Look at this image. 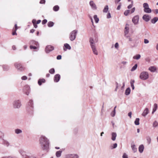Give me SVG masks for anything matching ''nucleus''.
<instances>
[{
  "instance_id": "f257e3e1",
  "label": "nucleus",
  "mask_w": 158,
  "mask_h": 158,
  "mask_svg": "<svg viewBox=\"0 0 158 158\" xmlns=\"http://www.w3.org/2000/svg\"><path fill=\"white\" fill-rule=\"evenodd\" d=\"M39 143L43 150L47 152L48 151L50 142L47 138L43 135H41L39 139Z\"/></svg>"
},
{
  "instance_id": "f03ea898",
  "label": "nucleus",
  "mask_w": 158,
  "mask_h": 158,
  "mask_svg": "<svg viewBox=\"0 0 158 158\" xmlns=\"http://www.w3.org/2000/svg\"><path fill=\"white\" fill-rule=\"evenodd\" d=\"M19 152L22 156V158H36L35 157L31 156L30 153H26L25 152L22 150H19Z\"/></svg>"
},
{
  "instance_id": "7ed1b4c3",
  "label": "nucleus",
  "mask_w": 158,
  "mask_h": 158,
  "mask_svg": "<svg viewBox=\"0 0 158 158\" xmlns=\"http://www.w3.org/2000/svg\"><path fill=\"white\" fill-rule=\"evenodd\" d=\"M77 30H75L71 31L69 34V39L71 41H73L76 38Z\"/></svg>"
},
{
  "instance_id": "20e7f679",
  "label": "nucleus",
  "mask_w": 158,
  "mask_h": 158,
  "mask_svg": "<svg viewBox=\"0 0 158 158\" xmlns=\"http://www.w3.org/2000/svg\"><path fill=\"white\" fill-rule=\"evenodd\" d=\"M33 101L32 99L29 100L28 102L27 106V110L28 112H31V113H32L33 109Z\"/></svg>"
},
{
  "instance_id": "39448f33",
  "label": "nucleus",
  "mask_w": 158,
  "mask_h": 158,
  "mask_svg": "<svg viewBox=\"0 0 158 158\" xmlns=\"http://www.w3.org/2000/svg\"><path fill=\"white\" fill-rule=\"evenodd\" d=\"M149 77V74L147 72L143 71L139 75L140 78L143 80H145L147 79Z\"/></svg>"
},
{
  "instance_id": "423d86ee",
  "label": "nucleus",
  "mask_w": 158,
  "mask_h": 158,
  "mask_svg": "<svg viewBox=\"0 0 158 158\" xmlns=\"http://www.w3.org/2000/svg\"><path fill=\"white\" fill-rule=\"evenodd\" d=\"M143 7L144 8V11L146 13H149L151 12L152 10L149 7V5L148 3H144L143 4Z\"/></svg>"
},
{
  "instance_id": "0eeeda50",
  "label": "nucleus",
  "mask_w": 158,
  "mask_h": 158,
  "mask_svg": "<svg viewBox=\"0 0 158 158\" xmlns=\"http://www.w3.org/2000/svg\"><path fill=\"white\" fill-rule=\"evenodd\" d=\"M13 105L14 108H19L21 105V102L19 100L15 101L13 103Z\"/></svg>"
},
{
  "instance_id": "6e6552de",
  "label": "nucleus",
  "mask_w": 158,
  "mask_h": 158,
  "mask_svg": "<svg viewBox=\"0 0 158 158\" xmlns=\"http://www.w3.org/2000/svg\"><path fill=\"white\" fill-rule=\"evenodd\" d=\"M15 67L19 71H22L24 70L21 64L19 62H16L14 64Z\"/></svg>"
},
{
  "instance_id": "1a4fd4ad",
  "label": "nucleus",
  "mask_w": 158,
  "mask_h": 158,
  "mask_svg": "<svg viewBox=\"0 0 158 158\" xmlns=\"http://www.w3.org/2000/svg\"><path fill=\"white\" fill-rule=\"evenodd\" d=\"M139 17L138 15L134 16L132 19V22L135 25L137 24L139 21Z\"/></svg>"
},
{
  "instance_id": "9d476101",
  "label": "nucleus",
  "mask_w": 158,
  "mask_h": 158,
  "mask_svg": "<svg viewBox=\"0 0 158 158\" xmlns=\"http://www.w3.org/2000/svg\"><path fill=\"white\" fill-rule=\"evenodd\" d=\"M54 49V47L51 45H48L45 48V51L47 53H48L50 52Z\"/></svg>"
},
{
  "instance_id": "9b49d317",
  "label": "nucleus",
  "mask_w": 158,
  "mask_h": 158,
  "mask_svg": "<svg viewBox=\"0 0 158 158\" xmlns=\"http://www.w3.org/2000/svg\"><path fill=\"white\" fill-rule=\"evenodd\" d=\"M78 156L77 154H71L66 155L65 158H78Z\"/></svg>"
},
{
  "instance_id": "f8f14e48",
  "label": "nucleus",
  "mask_w": 158,
  "mask_h": 158,
  "mask_svg": "<svg viewBox=\"0 0 158 158\" xmlns=\"http://www.w3.org/2000/svg\"><path fill=\"white\" fill-rule=\"evenodd\" d=\"M89 4L92 9L94 10H96L97 9V7L96 5L93 1H90Z\"/></svg>"
},
{
  "instance_id": "ddd939ff",
  "label": "nucleus",
  "mask_w": 158,
  "mask_h": 158,
  "mask_svg": "<svg viewBox=\"0 0 158 158\" xmlns=\"http://www.w3.org/2000/svg\"><path fill=\"white\" fill-rule=\"evenodd\" d=\"M30 87L28 85H26L24 86L23 91L24 93L27 95H28L29 93Z\"/></svg>"
},
{
  "instance_id": "4468645a",
  "label": "nucleus",
  "mask_w": 158,
  "mask_h": 158,
  "mask_svg": "<svg viewBox=\"0 0 158 158\" xmlns=\"http://www.w3.org/2000/svg\"><path fill=\"white\" fill-rule=\"evenodd\" d=\"M60 78V74H56L55 75L54 77V81L55 82H58Z\"/></svg>"
},
{
  "instance_id": "2eb2a0df",
  "label": "nucleus",
  "mask_w": 158,
  "mask_h": 158,
  "mask_svg": "<svg viewBox=\"0 0 158 158\" xmlns=\"http://www.w3.org/2000/svg\"><path fill=\"white\" fill-rule=\"evenodd\" d=\"M151 17L148 15H144L142 17V18L143 20L146 22H148L150 19Z\"/></svg>"
},
{
  "instance_id": "dca6fc26",
  "label": "nucleus",
  "mask_w": 158,
  "mask_h": 158,
  "mask_svg": "<svg viewBox=\"0 0 158 158\" xmlns=\"http://www.w3.org/2000/svg\"><path fill=\"white\" fill-rule=\"evenodd\" d=\"M29 44L30 45L39 46V44L38 42L34 40H31Z\"/></svg>"
},
{
  "instance_id": "f3484780",
  "label": "nucleus",
  "mask_w": 158,
  "mask_h": 158,
  "mask_svg": "<svg viewBox=\"0 0 158 158\" xmlns=\"http://www.w3.org/2000/svg\"><path fill=\"white\" fill-rule=\"evenodd\" d=\"M89 42L90 44L91 47L95 46V44L94 43V41L93 38H90Z\"/></svg>"
},
{
  "instance_id": "a211bd4d",
  "label": "nucleus",
  "mask_w": 158,
  "mask_h": 158,
  "mask_svg": "<svg viewBox=\"0 0 158 158\" xmlns=\"http://www.w3.org/2000/svg\"><path fill=\"white\" fill-rule=\"evenodd\" d=\"M91 48L94 53L96 55H98V54L95 45L91 47Z\"/></svg>"
},
{
  "instance_id": "6ab92c4d",
  "label": "nucleus",
  "mask_w": 158,
  "mask_h": 158,
  "mask_svg": "<svg viewBox=\"0 0 158 158\" xmlns=\"http://www.w3.org/2000/svg\"><path fill=\"white\" fill-rule=\"evenodd\" d=\"M117 136V134L116 132H113L111 133V139L113 141L115 140Z\"/></svg>"
},
{
  "instance_id": "aec40b11",
  "label": "nucleus",
  "mask_w": 158,
  "mask_h": 158,
  "mask_svg": "<svg viewBox=\"0 0 158 158\" xmlns=\"http://www.w3.org/2000/svg\"><path fill=\"white\" fill-rule=\"evenodd\" d=\"M131 148L134 152H135L137 151V149L135 147V145L133 143H131Z\"/></svg>"
},
{
  "instance_id": "412c9836",
  "label": "nucleus",
  "mask_w": 158,
  "mask_h": 158,
  "mask_svg": "<svg viewBox=\"0 0 158 158\" xmlns=\"http://www.w3.org/2000/svg\"><path fill=\"white\" fill-rule=\"evenodd\" d=\"M149 113V110L148 108H146L144 110L142 115L143 116H145Z\"/></svg>"
},
{
  "instance_id": "4be33fe9",
  "label": "nucleus",
  "mask_w": 158,
  "mask_h": 158,
  "mask_svg": "<svg viewBox=\"0 0 158 158\" xmlns=\"http://www.w3.org/2000/svg\"><path fill=\"white\" fill-rule=\"evenodd\" d=\"M144 147L143 145L141 144L140 145L139 148V151L140 153H142L143 151Z\"/></svg>"
},
{
  "instance_id": "5701e85b",
  "label": "nucleus",
  "mask_w": 158,
  "mask_h": 158,
  "mask_svg": "<svg viewBox=\"0 0 158 158\" xmlns=\"http://www.w3.org/2000/svg\"><path fill=\"white\" fill-rule=\"evenodd\" d=\"M148 69L151 72H154L156 70V68L155 67L152 66L149 67Z\"/></svg>"
},
{
  "instance_id": "b1692460",
  "label": "nucleus",
  "mask_w": 158,
  "mask_h": 158,
  "mask_svg": "<svg viewBox=\"0 0 158 158\" xmlns=\"http://www.w3.org/2000/svg\"><path fill=\"white\" fill-rule=\"evenodd\" d=\"M45 82V80L44 79H40L38 81V84L39 85H41L42 83H44Z\"/></svg>"
},
{
  "instance_id": "393cba45",
  "label": "nucleus",
  "mask_w": 158,
  "mask_h": 158,
  "mask_svg": "<svg viewBox=\"0 0 158 158\" xmlns=\"http://www.w3.org/2000/svg\"><path fill=\"white\" fill-rule=\"evenodd\" d=\"M158 20V17H155L151 20V22L153 24L156 23Z\"/></svg>"
},
{
  "instance_id": "a878e982",
  "label": "nucleus",
  "mask_w": 158,
  "mask_h": 158,
  "mask_svg": "<svg viewBox=\"0 0 158 158\" xmlns=\"http://www.w3.org/2000/svg\"><path fill=\"white\" fill-rule=\"evenodd\" d=\"M131 92V89L129 87L127 88L125 91V94L126 95H129Z\"/></svg>"
},
{
  "instance_id": "bb28decb",
  "label": "nucleus",
  "mask_w": 158,
  "mask_h": 158,
  "mask_svg": "<svg viewBox=\"0 0 158 158\" xmlns=\"http://www.w3.org/2000/svg\"><path fill=\"white\" fill-rule=\"evenodd\" d=\"M62 152V151H57L56 153V156L57 157H60L61 155V153Z\"/></svg>"
},
{
  "instance_id": "cd10ccee",
  "label": "nucleus",
  "mask_w": 158,
  "mask_h": 158,
  "mask_svg": "<svg viewBox=\"0 0 158 158\" xmlns=\"http://www.w3.org/2000/svg\"><path fill=\"white\" fill-rule=\"evenodd\" d=\"M157 108V104L155 103L154 105L153 108V109L152 111V114H153L156 110Z\"/></svg>"
},
{
  "instance_id": "c85d7f7f",
  "label": "nucleus",
  "mask_w": 158,
  "mask_h": 158,
  "mask_svg": "<svg viewBox=\"0 0 158 158\" xmlns=\"http://www.w3.org/2000/svg\"><path fill=\"white\" fill-rule=\"evenodd\" d=\"M135 82V80H131L130 81V84L133 90H134L135 89V87L134 85V84Z\"/></svg>"
},
{
  "instance_id": "c756f323",
  "label": "nucleus",
  "mask_w": 158,
  "mask_h": 158,
  "mask_svg": "<svg viewBox=\"0 0 158 158\" xmlns=\"http://www.w3.org/2000/svg\"><path fill=\"white\" fill-rule=\"evenodd\" d=\"M3 69L4 71H8L9 69V67L7 65H3L2 66Z\"/></svg>"
},
{
  "instance_id": "7c9ffc66",
  "label": "nucleus",
  "mask_w": 158,
  "mask_h": 158,
  "mask_svg": "<svg viewBox=\"0 0 158 158\" xmlns=\"http://www.w3.org/2000/svg\"><path fill=\"white\" fill-rule=\"evenodd\" d=\"M2 143L4 145H6L7 147H8L10 145V143L8 141L4 139H3Z\"/></svg>"
},
{
  "instance_id": "2f4dec72",
  "label": "nucleus",
  "mask_w": 158,
  "mask_h": 158,
  "mask_svg": "<svg viewBox=\"0 0 158 158\" xmlns=\"http://www.w3.org/2000/svg\"><path fill=\"white\" fill-rule=\"evenodd\" d=\"M54 23L52 21H49L48 23V26L49 27H52L53 26Z\"/></svg>"
},
{
  "instance_id": "473e14b6",
  "label": "nucleus",
  "mask_w": 158,
  "mask_h": 158,
  "mask_svg": "<svg viewBox=\"0 0 158 158\" xmlns=\"http://www.w3.org/2000/svg\"><path fill=\"white\" fill-rule=\"evenodd\" d=\"M94 18L96 23H97L98 22L99 19L97 15H95L94 16Z\"/></svg>"
},
{
  "instance_id": "72a5a7b5",
  "label": "nucleus",
  "mask_w": 158,
  "mask_h": 158,
  "mask_svg": "<svg viewBox=\"0 0 158 158\" xmlns=\"http://www.w3.org/2000/svg\"><path fill=\"white\" fill-rule=\"evenodd\" d=\"M109 10V7L108 5H106L105 6L104 9L103 10V12L107 13Z\"/></svg>"
},
{
  "instance_id": "f704fd0d",
  "label": "nucleus",
  "mask_w": 158,
  "mask_h": 158,
  "mask_svg": "<svg viewBox=\"0 0 158 158\" xmlns=\"http://www.w3.org/2000/svg\"><path fill=\"white\" fill-rule=\"evenodd\" d=\"M59 9V7L58 5H56L54 6L53 8V9L54 11H58Z\"/></svg>"
},
{
  "instance_id": "c9c22d12",
  "label": "nucleus",
  "mask_w": 158,
  "mask_h": 158,
  "mask_svg": "<svg viewBox=\"0 0 158 158\" xmlns=\"http://www.w3.org/2000/svg\"><path fill=\"white\" fill-rule=\"evenodd\" d=\"M64 47L66 49H68L69 50H70L71 49V47L70 46V45L67 44V43H65L64 45Z\"/></svg>"
},
{
  "instance_id": "e433bc0d",
  "label": "nucleus",
  "mask_w": 158,
  "mask_h": 158,
  "mask_svg": "<svg viewBox=\"0 0 158 158\" xmlns=\"http://www.w3.org/2000/svg\"><path fill=\"white\" fill-rule=\"evenodd\" d=\"M15 133L16 134H20L22 133V131L21 130L19 129H16L15 130Z\"/></svg>"
},
{
  "instance_id": "4c0bfd02",
  "label": "nucleus",
  "mask_w": 158,
  "mask_h": 158,
  "mask_svg": "<svg viewBox=\"0 0 158 158\" xmlns=\"http://www.w3.org/2000/svg\"><path fill=\"white\" fill-rule=\"evenodd\" d=\"M38 47L39 46H33V45H30V49H37L38 50H39L38 48Z\"/></svg>"
},
{
  "instance_id": "58836bf2",
  "label": "nucleus",
  "mask_w": 158,
  "mask_h": 158,
  "mask_svg": "<svg viewBox=\"0 0 158 158\" xmlns=\"http://www.w3.org/2000/svg\"><path fill=\"white\" fill-rule=\"evenodd\" d=\"M140 57H141V56L140 55L137 54V55H136L134 56L133 57V58L134 59H135L138 60H139V59L140 58Z\"/></svg>"
},
{
  "instance_id": "ea45409f",
  "label": "nucleus",
  "mask_w": 158,
  "mask_h": 158,
  "mask_svg": "<svg viewBox=\"0 0 158 158\" xmlns=\"http://www.w3.org/2000/svg\"><path fill=\"white\" fill-rule=\"evenodd\" d=\"M32 22L35 28H37L38 26L37 25V24L35 23L36 22V20L35 19H33L32 20Z\"/></svg>"
},
{
  "instance_id": "a19ab883",
  "label": "nucleus",
  "mask_w": 158,
  "mask_h": 158,
  "mask_svg": "<svg viewBox=\"0 0 158 158\" xmlns=\"http://www.w3.org/2000/svg\"><path fill=\"white\" fill-rule=\"evenodd\" d=\"M139 118H136L134 123L135 125H138L139 124Z\"/></svg>"
},
{
  "instance_id": "79ce46f5",
  "label": "nucleus",
  "mask_w": 158,
  "mask_h": 158,
  "mask_svg": "<svg viewBox=\"0 0 158 158\" xmlns=\"http://www.w3.org/2000/svg\"><path fill=\"white\" fill-rule=\"evenodd\" d=\"M137 64H135V65L132 67V68L131 70V71H135L137 69Z\"/></svg>"
},
{
  "instance_id": "37998d69",
  "label": "nucleus",
  "mask_w": 158,
  "mask_h": 158,
  "mask_svg": "<svg viewBox=\"0 0 158 158\" xmlns=\"http://www.w3.org/2000/svg\"><path fill=\"white\" fill-rule=\"evenodd\" d=\"M158 125V123L156 121H155L153 123V127H157Z\"/></svg>"
},
{
  "instance_id": "c03bdc74",
  "label": "nucleus",
  "mask_w": 158,
  "mask_h": 158,
  "mask_svg": "<svg viewBox=\"0 0 158 158\" xmlns=\"http://www.w3.org/2000/svg\"><path fill=\"white\" fill-rule=\"evenodd\" d=\"M55 69L54 68H52L49 70V72L50 73L52 74H53L55 73Z\"/></svg>"
},
{
  "instance_id": "a18cd8bd",
  "label": "nucleus",
  "mask_w": 158,
  "mask_h": 158,
  "mask_svg": "<svg viewBox=\"0 0 158 158\" xmlns=\"http://www.w3.org/2000/svg\"><path fill=\"white\" fill-rule=\"evenodd\" d=\"M129 13H130V10H126L124 12V14L125 15L127 16L128 15Z\"/></svg>"
},
{
  "instance_id": "49530a36",
  "label": "nucleus",
  "mask_w": 158,
  "mask_h": 158,
  "mask_svg": "<svg viewBox=\"0 0 158 158\" xmlns=\"http://www.w3.org/2000/svg\"><path fill=\"white\" fill-rule=\"evenodd\" d=\"M117 143H114L113 144V146H111V149H113L115 148H117Z\"/></svg>"
},
{
  "instance_id": "de8ad7c7",
  "label": "nucleus",
  "mask_w": 158,
  "mask_h": 158,
  "mask_svg": "<svg viewBox=\"0 0 158 158\" xmlns=\"http://www.w3.org/2000/svg\"><path fill=\"white\" fill-rule=\"evenodd\" d=\"M133 1H131V4H130L129 5H128V6L127 8L128 9H130L133 6Z\"/></svg>"
},
{
  "instance_id": "09e8293b",
  "label": "nucleus",
  "mask_w": 158,
  "mask_h": 158,
  "mask_svg": "<svg viewBox=\"0 0 158 158\" xmlns=\"http://www.w3.org/2000/svg\"><path fill=\"white\" fill-rule=\"evenodd\" d=\"M129 28L128 27H125V31L124 32L126 34L128 33L129 32Z\"/></svg>"
},
{
  "instance_id": "8fccbe9b",
  "label": "nucleus",
  "mask_w": 158,
  "mask_h": 158,
  "mask_svg": "<svg viewBox=\"0 0 158 158\" xmlns=\"http://www.w3.org/2000/svg\"><path fill=\"white\" fill-rule=\"evenodd\" d=\"M4 136V134L1 131H0V139L3 138Z\"/></svg>"
},
{
  "instance_id": "3c124183",
  "label": "nucleus",
  "mask_w": 158,
  "mask_h": 158,
  "mask_svg": "<svg viewBox=\"0 0 158 158\" xmlns=\"http://www.w3.org/2000/svg\"><path fill=\"white\" fill-rule=\"evenodd\" d=\"M115 114L116 112H114V111H113L111 112L110 115L112 117H114L115 115Z\"/></svg>"
},
{
  "instance_id": "603ef678",
  "label": "nucleus",
  "mask_w": 158,
  "mask_h": 158,
  "mask_svg": "<svg viewBox=\"0 0 158 158\" xmlns=\"http://www.w3.org/2000/svg\"><path fill=\"white\" fill-rule=\"evenodd\" d=\"M47 22V20L46 19H44L42 21V24L43 25L45 24Z\"/></svg>"
},
{
  "instance_id": "864d4df0",
  "label": "nucleus",
  "mask_w": 158,
  "mask_h": 158,
  "mask_svg": "<svg viewBox=\"0 0 158 158\" xmlns=\"http://www.w3.org/2000/svg\"><path fill=\"white\" fill-rule=\"evenodd\" d=\"M122 157L123 158H128V156L125 153H123Z\"/></svg>"
},
{
  "instance_id": "5fc2aeb1",
  "label": "nucleus",
  "mask_w": 158,
  "mask_h": 158,
  "mask_svg": "<svg viewBox=\"0 0 158 158\" xmlns=\"http://www.w3.org/2000/svg\"><path fill=\"white\" fill-rule=\"evenodd\" d=\"M147 139L148 142V144L150 143L151 141V138L150 137H148L147 138Z\"/></svg>"
},
{
  "instance_id": "6e6d98bb",
  "label": "nucleus",
  "mask_w": 158,
  "mask_h": 158,
  "mask_svg": "<svg viewBox=\"0 0 158 158\" xmlns=\"http://www.w3.org/2000/svg\"><path fill=\"white\" fill-rule=\"evenodd\" d=\"M21 79L22 80H25L27 79V77L25 76L22 77Z\"/></svg>"
},
{
  "instance_id": "4d7b16f0",
  "label": "nucleus",
  "mask_w": 158,
  "mask_h": 158,
  "mask_svg": "<svg viewBox=\"0 0 158 158\" xmlns=\"http://www.w3.org/2000/svg\"><path fill=\"white\" fill-rule=\"evenodd\" d=\"M106 17L107 19L110 18L111 17L110 14V12H108L107 15Z\"/></svg>"
},
{
  "instance_id": "13d9d810",
  "label": "nucleus",
  "mask_w": 158,
  "mask_h": 158,
  "mask_svg": "<svg viewBox=\"0 0 158 158\" xmlns=\"http://www.w3.org/2000/svg\"><path fill=\"white\" fill-rule=\"evenodd\" d=\"M119 46V44L118 43H115V45H114V47L115 48H116L118 49V48Z\"/></svg>"
},
{
  "instance_id": "bf43d9fd",
  "label": "nucleus",
  "mask_w": 158,
  "mask_h": 158,
  "mask_svg": "<svg viewBox=\"0 0 158 158\" xmlns=\"http://www.w3.org/2000/svg\"><path fill=\"white\" fill-rule=\"evenodd\" d=\"M121 6V2H120V3H119V5L118 6V7L117 8V10H119L120 9Z\"/></svg>"
},
{
  "instance_id": "052dcab7",
  "label": "nucleus",
  "mask_w": 158,
  "mask_h": 158,
  "mask_svg": "<svg viewBox=\"0 0 158 158\" xmlns=\"http://www.w3.org/2000/svg\"><path fill=\"white\" fill-rule=\"evenodd\" d=\"M152 11L156 14L158 13V9L153 10Z\"/></svg>"
},
{
  "instance_id": "680f3d73",
  "label": "nucleus",
  "mask_w": 158,
  "mask_h": 158,
  "mask_svg": "<svg viewBox=\"0 0 158 158\" xmlns=\"http://www.w3.org/2000/svg\"><path fill=\"white\" fill-rule=\"evenodd\" d=\"M45 0H41L40 2V4H45Z\"/></svg>"
},
{
  "instance_id": "e2e57ef3",
  "label": "nucleus",
  "mask_w": 158,
  "mask_h": 158,
  "mask_svg": "<svg viewBox=\"0 0 158 158\" xmlns=\"http://www.w3.org/2000/svg\"><path fill=\"white\" fill-rule=\"evenodd\" d=\"M61 56L60 55H58L56 57V59L58 60H60L61 59Z\"/></svg>"
},
{
  "instance_id": "0e129e2a",
  "label": "nucleus",
  "mask_w": 158,
  "mask_h": 158,
  "mask_svg": "<svg viewBox=\"0 0 158 158\" xmlns=\"http://www.w3.org/2000/svg\"><path fill=\"white\" fill-rule=\"evenodd\" d=\"M149 42V40L147 39H144V43L145 44H148Z\"/></svg>"
},
{
  "instance_id": "69168bd1",
  "label": "nucleus",
  "mask_w": 158,
  "mask_h": 158,
  "mask_svg": "<svg viewBox=\"0 0 158 158\" xmlns=\"http://www.w3.org/2000/svg\"><path fill=\"white\" fill-rule=\"evenodd\" d=\"M135 10V7L132 8L131 10V13H132L134 12Z\"/></svg>"
},
{
  "instance_id": "338daca9",
  "label": "nucleus",
  "mask_w": 158,
  "mask_h": 158,
  "mask_svg": "<svg viewBox=\"0 0 158 158\" xmlns=\"http://www.w3.org/2000/svg\"><path fill=\"white\" fill-rule=\"evenodd\" d=\"M121 0H115V3L116 4H117V3H118Z\"/></svg>"
},
{
  "instance_id": "774afa93",
  "label": "nucleus",
  "mask_w": 158,
  "mask_h": 158,
  "mask_svg": "<svg viewBox=\"0 0 158 158\" xmlns=\"http://www.w3.org/2000/svg\"><path fill=\"white\" fill-rule=\"evenodd\" d=\"M35 30L34 29H31L30 31V32L31 33H33L35 31Z\"/></svg>"
}]
</instances>
